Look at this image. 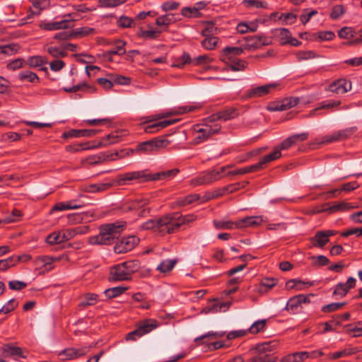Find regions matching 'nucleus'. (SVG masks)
<instances>
[{
    "label": "nucleus",
    "instance_id": "6ab92c4d",
    "mask_svg": "<svg viewBox=\"0 0 362 362\" xmlns=\"http://www.w3.org/2000/svg\"><path fill=\"white\" fill-rule=\"evenodd\" d=\"M112 187L111 183H96L84 185L81 187V190L88 193L102 192L107 190Z\"/></svg>",
    "mask_w": 362,
    "mask_h": 362
},
{
    "label": "nucleus",
    "instance_id": "864d4df0",
    "mask_svg": "<svg viewBox=\"0 0 362 362\" xmlns=\"http://www.w3.org/2000/svg\"><path fill=\"white\" fill-rule=\"evenodd\" d=\"M46 241L49 245H56L64 243L62 232L58 231L52 233L47 237Z\"/></svg>",
    "mask_w": 362,
    "mask_h": 362
},
{
    "label": "nucleus",
    "instance_id": "ddd939ff",
    "mask_svg": "<svg viewBox=\"0 0 362 362\" xmlns=\"http://www.w3.org/2000/svg\"><path fill=\"white\" fill-rule=\"evenodd\" d=\"M159 326V322L152 318H146L137 322L136 327L140 331L141 336L150 333Z\"/></svg>",
    "mask_w": 362,
    "mask_h": 362
},
{
    "label": "nucleus",
    "instance_id": "680f3d73",
    "mask_svg": "<svg viewBox=\"0 0 362 362\" xmlns=\"http://www.w3.org/2000/svg\"><path fill=\"white\" fill-rule=\"evenodd\" d=\"M226 305V303H214L211 305L206 306L202 310V313L208 314L210 313H218L221 312L223 307Z\"/></svg>",
    "mask_w": 362,
    "mask_h": 362
},
{
    "label": "nucleus",
    "instance_id": "ea45409f",
    "mask_svg": "<svg viewBox=\"0 0 362 362\" xmlns=\"http://www.w3.org/2000/svg\"><path fill=\"white\" fill-rule=\"evenodd\" d=\"M127 288L124 286H116L106 289L104 291V294L107 298H113L122 294Z\"/></svg>",
    "mask_w": 362,
    "mask_h": 362
},
{
    "label": "nucleus",
    "instance_id": "603ef678",
    "mask_svg": "<svg viewBox=\"0 0 362 362\" xmlns=\"http://www.w3.org/2000/svg\"><path fill=\"white\" fill-rule=\"evenodd\" d=\"M174 22V14L168 13L156 18V24L158 26L168 25Z\"/></svg>",
    "mask_w": 362,
    "mask_h": 362
},
{
    "label": "nucleus",
    "instance_id": "a211bd4d",
    "mask_svg": "<svg viewBox=\"0 0 362 362\" xmlns=\"http://www.w3.org/2000/svg\"><path fill=\"white\" fill-rule=\"evenodd\" d=\"M177 121V119H165L163 121L155 122L153 124L147 125L144 128V132L148 134H153L158 132L160 129L176 123Z\"/></svg>",
    "mask_w": 362,
    "mask_h": 362
},
{
    "label": "nucleus",
    "instance_id": "423d86ee",
    "mask_svg": "<svg viewBox=\"0 0 362 362\" xmlns=\"http://www.w3.org/2000/svg\"><path fill=\"white\" fill-rule=\"evenodd\" d=\"M133 180L148 181V170H139L120 174L117 177L118 185H123Z\"/></svg>",
    "mask_w": 362,
    "mask_h": 362
},
{
    "label": "nucleus",
    "instance_id": "e433bc0d",
    "mask_svg": "<svg viewBox=\"0 0 362 362\" xmlns=\"http://www.w3.org/2000/svg\"><path fill=\"white\" fill-rule=\"evenodd\" d=\"M21 259V257L12 256L7 259H0V270L5 271L7 269L13 267Z\"/></svg>",
    "mask_w": 362,
    "mask_h": 362
},
{
    "label": "nucleus",
    "instance_id": "4be33fe9",
    "mask_svg": "<svg viewBox=\"0 0 362 362\" xmlns=\"http://www.w3.org/2000/svg\"><path fill=\"white\" fill-rule=\"evenodd\" d=\"M221 121L226 122L230 119H233L238 117L240 115L239 110L233 107H226L221 111H218Z\"/></svg>",
    "mask_w": 362,
    "mask_h": 362
},
{
    "label": "nucleus",
    "instance_id": "0eeeda50",
    "mask_svg": "<svg viewBox=\"0 0 362 362\" xmlns=\"http://www.w3.org/2000/svg\"><path fill=\"white\" fill-rule=\"evenodd\" d=\"M357 207V205L344 201L341 202H334L322 204L319 211L327 212L331 214L337 212L348 211Z\"/></svg>",
    "mask_w": 362,
    "mask_h": 362
},
{
    "label": "nucleus",
    "instance_id": "f03ea898",
    "mask_svg": "<svg viewBox=\"0 0 362 362\" xmlns=\"http://www.w3.org/2000/svg\"><path fill=\"white\" fill-rule=\"evenodd\" d=\"M279 345L277 341L273 340L258 344L255 349V355L250 359V362H275L277 356L276 349Z\"/></svg>",
    "mask_w": 362,
    "mask_h": 362
},
{
    "label": "nucleus",
    "instance_id": "79ce46f5",
    "mask_svg": "<svg viewBox=\"0 0 362 362\" xmlns=\"http://www.w3.org/2000/svg\"><path fill=\"white\" fill-rule=\"evenodd\" d=\"M219 38L214 36L205 37V39L202 42V45L204 48L208 50H212L215 49Z\"/></svg>",
    "mask_w": 362,
    "mask_h": 362
},
{
    "label": "nucleus",
    "instance_id": "f704fd0d",
    "mask_svg": "<svg viewBox=\"0 0 362 362\" xmlns=\"http://www.w3.org/2000/svg\"><path fill=\"white\" fill-rule=\"evenodd\" d=\"M200 199L198 194H190L184 197H180L177 199V203L180 206H185L191 204Z\"/></svg>",
    "mask_w": 362,
    "mask_h": 362
},
{
    "label": "nucleus",
    "instance_id": "9d476101",
    "mask_svg": "<svg viewBox=\"0 0 362 362\" xmlns=\"http://www.w3.org/2000/svg\"><path fill=\"white\" fill-rule=\"evenodd\" d=\"M277 83H269L264 86L252 88L247 90L245 95L249 98L263 97L269 94L272 90L277 87Z\"/></svg>",
    "mask_w": 362,
    "mask_h": 362
},
{
    "label": "nucleus",
    "instance_id": "c9c22d12",
    "mask_svg": "<svg viewBox=\"0 0 362 362\" xmlns=\"http://www.w3.org/2000/svg\"><path fill=\"white\" fill-rule=\"evenodd\" d=\"M160 218L150 219L144 223L141 226V228L145 230H153L154 231L160 233Z\"/></svg>",
    "mask_w": 362,
    "mask_h": 362
},
{
    "label": "nucleus",
    "instance_id": "58836bf2",
    "mask_svg": "<svg viewBox=\"0 0 362 362\" xmlns=\"http://www.w3.org/2000/svg\"><path fill=\"white\" fill-rule=\"evenodd\" d=\"M122 264L130 276L140 268V262L138 259L126 261L122 262Z\"/></svg>",
    "mask_w": 362,
    "mask_h": 362
},
{
    "label": "nucleus",
    "instance_id": "2f4dec72",
    "mask_svg": "<svg viewBox=\"0 0 362 362\" xmlns=\"http://www.w3.org/2000/svg\"><path fill=\"white\" fill-rule=\"evenodd\" d=\"M275 35L279 38L281 45L288 44L291 34L287 28H278L275 30Z\"/></svg>",
    "mask_w": 362,
    "mask_h": 362
},
{
    "label": "nucleus",
    "instance_id": "a18cd8bd",
    "mask_svg": "<svg viewBox=\"0 0 362 362\" xmlns=\"http://www.w3.org/2000/svg\"><path fill=\"white\" fill-rule=\"evenodd\" d=\"M225 334V332H209L202 336H199L194 339V342L197 345L202 344L203 342H202V340L206 339V338H214L218 339L220 337H223Z\"/></svg>",
    "mask_w": 362,
    "mask_h": 362
},
{
    "label": "nucleus",
    "instance_id": "bf43d9fd",
    "mask_svg": "<svg viewBox=\"0 0 362 362\" xmlns=\"http://www.w3.org/2000/svg\"><path fill=\"white\" fill-rule=\"evenodd\" d=\"M243 4L247 8L252 7L266 8L267 7V2L257 0H243Z\"/></svg>",
    "mask_w": 362,
    "mask_h": 362
},
{
    "label": "nucleus",
    "instance_id": "f3484780",
    "mask_svg": "<svg viewBox=\"0 0 362 362\" xmlns=\"http://www.w3.org/2000/svg\"><path fill=\"white\" fill-rule=\"evenodd\" d=\"M87 348L74 349L69 348L59 353V356L64 360H72L85 355L87 353Z\"/></svg>",
    "mask_w": 362,
    "mask_h": 362
},
{
    "label": "nucleus",
    "instance_id": "cd10ccee",
    "mask_svg": "<svg viewBox=\"0 0 362 362\" xmlns=\"http://www.w3.org/2000/svg\"><path fill=\"white\" fill-rule=\"evenodd\" d=\"M18 78L21 81H27L33 83L40 82L37 75L28 70L21 71L18 75Z\"/></svg>",
    "mask_w": 362,
    "mask_h": 362
},
{
    "label": "nucleus",
    "instance_id": "6e6552de",
    "mask_svg": "<svg viewBox=\"0 0 362 362\" xmlns=\"http://www.w3.org/2000/svg\"><path fill=\"white\" fill-rule=\"evenodd\" d=\"M139 243V238L135 235L122 238L118 242H115L114 251L117 254L126 253L132 250Z\"/></svg>",
    "mask_w": 362,
    "mask_h": 362
},
{
    "label": "nucleus",
    "instance_id": "bb28decb",
    "mask_svg": "<svg viewBox=\"0 0 362 362\" xmlns=\"http://www.w3.org/2000/svg\"><path fill=\"white\" fill-rule=\"evenodd\" d=\"M340 104H341L340 100H327L322 101V103H320L318 105V106L315 109L310 111V115L311 116H313L315 115V112L319 110L332 109V108L339 106Z\"/></svg>",
    "mask_w": 362,
    "mask_h": 362
},
{
    "label": "nucleus",
    "instance_id": "a19ab883",
    "mask_svg": "<svg viewBox=\"0 0 362 362\" xmlns=\"http://www.w3.org/2000/svg\"><path fill=\"white\" fill-rule=\"evenodd\" d=\"M200 7H184L182 8L181 14L187 18H199L201 16Z\"/></svg>",
    "mask_w": 362,
    "mask_h": 362
},
{
    "label": "nucleus",
    "instance_id": "0e129e2a",
    "mask_svg": "<svg viewBox=\"0 0 362 362\" xmlns=\"http://www.w3.org/2000/svg\"><path fill=\"white\" fill-rule=\"evenodd\" d=\"M154 150L160 148H165L170 144V141L165 138H155L151 140Z\"/></svg>",
    "mask_w": 362,
    "mask_h": 362
},
{
    "label": "nucleus",
    "instance_id": "37998d69",
    "mask_svg": "<svg viewBox=\"0 0 362 362\" xmlns=\"http://www.w3.org/2000/svg\"><path fill=\"white\" fill-rule=\"evenodd\" d=\"M117 25L119 28H132L134 25L133 18L127 16H121L117 21Z\"/></svg>",
    "mask_w": 362,
    "mask_h": 362
},
{
    "label": "nucleus",
    "instance_id": "9b49d317",
    "mask_svg": "<svg viewBox=\"0 0 362 362\" xmlns=\"http://www.w3.org/2000/svg\"><path fill=\"white\" fill-rule=\"evenodd\" d=\"M131 279L122 263L112 267L110 273L109 280L110 281H120Z\"/></svg>",
    "mask_w": 362,
    "mask_h": 362
},
{
    "label": "nucleus",
    "instance_id": "473e14b6",
    "mask_svg": "<svg viewBox=\"0 0 362 362\" xmlns=\"http://www.w3.org/2000/svg\"><path fill=\"white\" fill-rule=\"evenodd\" d=\"M90 90L91 92H94L95 90V88L88 85L86 83L83 82L78 85L73 86L72 87L67 88L64 87L63 90L66 93H75L79 90Z\"/></svg>",
    "mask_w": 362,
    "mask_h": 362
},
{
    "label": "nucleus",
    "instance_id": "6e6d98bb",
    "mask_svg": "<svg viewBox=\"0 0 362 362\" xmlns=\"http://www.w3.org/2000/svg\"><path fill=\"white\" fill-rule=\"evenodd\" d=\"M18 46L15 44L0 46V52L4 56H11L18 51Z\"/></svg>",
    "mask_w": 362,
    "mask_h": 362
},
{
    "label": "nucleus",
    "instance_id": "a878e982",
    "mask_svg": "<svg viewBox=\"0 0 362 362\" xmlns=\"http://www.w3.org/2000/svg\"><path fill=\"white\" fill-rule=\"evenodd\" d=\"M358 349L356 347H351L344 349L342 351H337L332 354H329L328 358L331 360H336L341 357H345L355 354L358 352Z\"/></svg>",
    "mask_w": 362,
    "mask_h": 362
},
{
    "label": "nucleus",
    "instance_id": "f257e3e1",
    "mask_svg": "<svg viewBox=\"0 0 362 362\" xmlns=\"http://www.w3.org/2000/svg\"><path fill=\"white\" fill-rule=\"evenodd\" d=\"M126 225L125 221L103 224L99 228V234L90 237L88 243L91 245H112L119 239L122 232L125 229Z\"/></svg>",
    "mask_w": 362,
    "mask_h": 362
},
{
    "label": "nucleus",
    "instance_id": "1a4fd4ad",
    "mask_svg": "<svg viewBox=\"0 0 362 362\" xmlns=\"http://www.w3.org/2000/svg\"><path fill=\"white\" fill-rule=\"evenodd\" d=\"M357 130L356 127L346 128L338 132H333L330 135L325 136L322 138V143L328 144L337 141L344 140L349 138Z\"/></svg>",
    "mask_w": 362,
    "mask_h": 362
},
{
    "label": "nucleus",
    "instance_id": "338daca9",
    "mask_svg": "<svg viewBox=\"0 0 362 362\" xmlns=\"http://www.w3.org/2000/svg\"><path fill=\"white\" fill-rule=\"evenodd\" d=\"M18 302L16 301L14 298H12L0 309V313L8 314L13 311L18 306Z\"/></svg>",
    "mask_w": 362,
    "mask_h": 362
},
{
    "label": "nucleus",
    "instance_id": "4d7b16f0",
    "mask_svg": "<svg viewBox=\"0 0 362 362\" xmlns=\"http://www.w3.org/2000/svg\"><path fill=\"white\" fill-rule=\"evenodd\" d=\"M72 32H73L74 37H77V36L83 37V36H87L88 35L95 33V30L93 28L83 27V28H76L74 30H73Z\"/></svg>",
    "mask_w": 362,
    "mask_h": 362
},
{
    "label": "nucleus",
    "instance_id": "72a5a7b5",
    "mask_svg": "<svg viewBox=\"0 0 362 362\" xmlns=\"http://www.w3.org/2000/svg\"><path fill=\"white\" fill-rule=\"evenodd\" d=\"M214 225L216 229H226L231 230L238 228L237 221H214Z\"/></svg>",
    "mask_w": 362,
    "mask_h": 362
},
{
    "label": "nucleus",
    "instance_id": "09e8293b",
    "mask_svg": "<svg viewBox=\"0 0 362 362\" xmlns=\"http://www.w3.org/2000/svg\"><path fill=\"white\" fill-rule=\"evenodd\" d=\"M300 102L299 98H291L286 99L283 104L274 108L275 110H284L296 106Z\"/></svg>",
    "mask_w": 362,
    "mask_h": 362
},
{
    "label": "nucleus",
    "instance_id": "c756f323",
    "mask_svg": "<svg viewBox=\"0 0 362 362\" xmlns=\"http://www.w3.org/2000/svg\"><path fill=\"white\" fill-rule=\"evenodd\" d=\"M227 64H229L228 69L233 71H243L247 65V63L245 61L238 58L233 59L231 61H228Z\"/></svg>",
    "mask_w": 362,
    "mask_h": 362
},
{
    "label": "nucleus",
    "instance_id": "5fc2aeb1",
    "mask_svg": "<svg viewBox=\"0 0 362 362\" xmlns=\"http://www.w3.org/2000/svg\"><path fill=\"white\" fill-rule=\"evenodd\" d=\"M4 353L8 356H11L16 358H25V356H24L23 354L22 349L19 347L7 346L4 349Z\"/></svg>",
    "mask_w": 362,
    "mask_h": 362
},
{
    "label": "nucleus",
    "instance_id": "c85d7f7f",
    "mask_svg": "<svg viewBox=\"0 0 362 362\" xmlns=\"http://www.w3.org/2000/svg\"><path fill=\"white\" fill-rule=\"evenodd\" d=\"M47 63V58L40 55L30 57L28 58L25 62V64H28L30 68L41 66L46 64Z\"/></svg>",
    "mask_w": 362,
    "mask_h": 362
},
{
    "label": "nucleus",
    "instance_id": "20e7f679",
    "mask_svg": "<svg viewBox=\"0 0 362 362\" xmlns=\"http://www.w3.org/2000/svg\"><path fill=\"white\" fill-rule=\"evenodd\" d=\"M226 167H221L219 170H212L211 171L204 172L197 177L192 179L191 185L196 187L202 185H209L223 177L222 173L226 172Z\"/></svg>",
    "mask_w": 362,
    "mask_h": 362
},
{
    "label": "nucleus",
    "instance_id": "4c0bfd02",
    "mask_svg": "<svg viewBox=\"0 0 362 362\" xmlns=\"http://www.w3.org/2000/svg\"><path fill=\"white\" fill-rule=\"evenodd\" d=\"M312 36L313 38H310V40L329 41L332 40L335 37V35L332 31H321L312 34Z\"/></svg>",
    "mask_w": 362,
    "mask_h": 362
},
{
    "label": "nucleus",
    "instance_id": "13d9d810",
    "mask_svg": "<svg viewBox=\"0 0 362 362\" xmlns=\"http://www.w3.org/2000/svg\"><path fill=\"white\" fill-rule=\"evenodd\" d=\"M127 0H99L100 6L103 8L116 7L124 4Z\"/></svg>",
    "mask_w": 362,
    "mask_h": 362
},
{
    "label": "nucleus",
    "instance_id": "b1692460",
    "mask_svg": "<svg viewBox=\"0 0 362 362\" xmlns=\"http://www.w3.org/2000/svg\"><path fill=\"white\" fill-rule=\"evenodd\" d=\"M115 43L116 45V47L109 51H107L104 54V57L112 56L114 54L121 56L125 54L126 49L124 48V46L126 45V42L122 40H115Z\"/></svg>",
    "mask_w": 362,
    "mask_h": 362
},
{
    "label": "nucleus",
    "instance_id": "2eb2a0df",
    "mask_svg": "<svg viewBox=\"0 0 362 362\" xmlns=\"http://www.w3.org/2000/svg\"><path fill=\"white\" fill-rule=\"evenodd\" d=\"M356 280L354 277H349L346 282L339 283L335 286L333 291V295H339L341 296H345L348 291L356 286Z\"/></svg>",
    "mask_w": 362,
    "mask_h": 362
},
{
    "label": "nucleus",
    "instance_id": "aec40b11",
    "mask_svg": "<svg viewBox=\"0 0 362 362\" xmlns=\"http://www.w3.org/2000/svg\"><path fill=\"white\" fill-rule=\"evenodd\" d=\"M263 221L262 217L259 216H247L237 221L238 228L245 227H253L258 226Z\"/></svg>",
    "mask_w": 362,
    "mask_h": 362
},
{
    "label": "nucleus",
    "instance_id": "49530a36",
    "mask_svg": "<svg viewBox=\"0 0 362 362\" xmlns=\"http://www.w3.org/2000/svg\"><path fill=\"white\" fill-rule=\"evenodd\" d=\"M281 156V153L280 151V149H279L278 147H276L275 148L273 152L264 156L263 158H262L260 160L264 167L266 164L279 158Z\"/></svg>",
    "mask_w": 362,
    "mask_h": 362
},
{
    "label": "nucleus",
    "instance_id": "8fccbe9b",
    "mask_svg": "<svg viewBox=\"0 0 362 362\" xmlns=\"http://www.w3.org/2000/svg\"><path fill=\"white\" fill-rule=\"evenodd\" d=\"M205 28L202 30V35L204 37L212 36L216 33L217 28L211 21H206L204 23Z\"/></svg>",
    "mask_w": 362,
    "mask_h": 362
},
{
    "label": "nucleus",
    "instance_id": "412c9836",
    "mask_svg": "<svg viewBox=\"0 0 362 362\" xmlns=\"http://www.w3.org/2000/svg\"><path fill=\"white\" fill-rule=\"evenodd\" d=\"M310 243L313 247L322 248L329 242V239L323 230L317 231L315 235L310 238Z\"/></svg>",
    "mask_w": 362,
    "mask_h": 362
},
{
    "label": "nucleus",
    "instance_id": "5701e85b",
    "mask_svg": "<svg viewBox=\"0 0 362 362\" xmlns=\"http://www.w3.org/2000/svg\"><path fill=\"white\" fill-rule=\"evenodd\" d=\"M308 358V351L294 352L282 358V362H302Z\"/></svg>",
    "mask_w": 362,
    "mask_h": 362
},
{
    "label": "nucleus",
    "instance_id": "3c124183",
    "mask_svg": "<svg viewBox=\"0 0 362 362\" xmlns=\"http://www.w3.org/2000/svg\"><path fill=\"white\" fill-rule=\"evenodd\" d=\"M119 134L117 132H112L104 137L99 143L98 146H105L107 145L113 144L118 141Z\"/></svg>",
    "mask_w": 362,
    "mask_h": 362
},
{
    "label": "nucleus",
    "instance_id": "39448f33",
    "mask_svg": "<svg viewBox=\"0 0 362 362\" xmlns=\"http://www.w3.org/2000/svg\"><path fill=\"white\" fill-rule=\"evenodd\" d=\"M221 129L220 124H211L203 123L202 125L197 124L194 130L198 133L195 140L197 143H200L207 140L212 135L218 134Z\"/></svg>",
    "mask_w": 362,
    "mask_h": 362
},
{
    "label": "nucleus",
    "instance_id": "7c9ffc66",
    "mask_svg": "<svg viewBox=\"0 0 362 362\" xmlns=\"http://www.w3.org/2000/svg\"><path fill=\"white\" fill-rule=\"evenodd\" d=\"M176 259H165L162 261L157 267L156 269L161 273H166L170 272L177 264Z\"/></svg>",
    "mask_w": 362,
    "mask_h": 362
},
{
    "label": "nucleus",
    "instance_id": "de8ad7c7",
    "mask_svg": "<svg viewBox=\"0 0 362 362\" xmlns=\"http://www.w3.org/2000/svg\"><path fill=\"white\" fill-rule=\"evenodd\" d=\"M119 155V152L117 151H107L102 152L98 154L97 158L98 160H95V163L103 162L105 160H113L116 159V156Z\"/></svg>",
    "mask_w": 362,
    "mask_h": 362
},
{
    "label": "nucleus",
    "instance_id": "e2e57ef3",
    "mask_svg": "<svg viewBox=\"0 0 362 362\" xmlns=\"http://www.w3.org/2000/svg\"><path fill=\"white\" fill-rule=\"evenodd\" d=\"M345 13V8L342 5L334 6L330 13V18L332 20H337L341 18Z\"/></svg>",
    "mask_w": 362,
    "mask_h": 362
},
{
    "label": "nucleus",
    "instance_id": "c03bdc74",
    "mask_svg": "<svg viewBox=\"0 0 362 362\" xmlns=\"http://www.w3.org/2000/svg\"><path fill=\"white\" fill-rule=\"evenodd\" d=\"M62 236L64 243L72 238L76 234H81L83 230L81 227H76L75 228H69L61 231Z\"/></svg>",
    "mask_w": 362,
    "mask_h": 362
},
{
    "label": "nucleus",
    "instance_id": "774afa93",
    "mask_svg": "<svg viewBox=\"0 0 362 362\" xmlns=\"http://www.w3.org/2000/svg\"><path fill=\"white\" fill-rule=\"evenodd\" d=\"M362 324V322H358L356 325L353 327L352 325H346V332L349 334H351V332H354L353 334L354 337H358L362 336V327H358V325H361Z\"/></svg>",
    "mask_w": 362,
    "mask_h": 362
},
{
    "label": "nucleus",
    "instance_id": "393cba45",
    "mask_svg": "<svg viewBox=\"0 0 362 362\" xmlns=\"http://www.w3.org/2000/svg\"><path fill=\"white\" fill-rule=\"evenodd\" d=\"M161 33V30L156 29V30H144L142 28H140L136 33V36L145 40L148 39H156L159 37Z\"/></svg>",
    "mask_w": 362,
    "mask_h": 362
},
{
    "label": "nucleus",
    "instance_id": "f8f14e48",
    "mask_svg": "<svg viewBox=\"0 0 362 362\" xmlns=\"http://www.w3.org/2000/svg\"><path fill=\"white\" fill-rule=\"evenodd\" d=\"M351 89V83L345 79L340 78L333 81L329 85L327 90L337 94H344Z\"/></svg>",
    "mask_w": 362,
    "mask_h": 362
},
{
    "label": "nucleus",
    "instance_id": "69168bd1",
    "mask_svg": "<svg viewBox=\"0 0 362 362\" xmlns=\"http://www.w3.org/2000/svg\"><path fill=\"white\" fill-rule=\"evenodd\" d=\"M296 18L297 16L293 13H281L279 16V20H283V24L284 25H291L294 23L296 22Z\"/></svg>",
    "mask_w": 362,
    "mask_h": 362
},
{
    "label": "nucleus",
    "instance_id": "7ed1b4c3",
    "mask_svg": "<svg viewBox=\"0 0 362 362\" xmlns=\"http://www.w3.org/2000/svg\"><path fill=\"white\" fill-rule=\"evenodd\" d=\"M179 217H180V212H173L160 217V234L164 235L177 232L181 227Z\"/></svg>",
    "mask_w": 362,
    "mask_h": 362
},
{
    "label": "nucleus",
    "instance_id": "052dcab7",
    "mask_svg": "<svg viewBox=\"0 0 362 362\" xmlns=\"http://www.w3.org/2000/svg\"><path fill=\"white\" fill-rule=\"evenodd\" d=\"M266 322V320H261L255 322L249 328V332L252 334H257L264 329Z\"/></svg>",
    "mask_w": 362,
    "mask_h": 362
},
{
    "label": "nucleus",
    "instance_id": "dca6fc26",
    "mask_svg": "<svg viewBox=\"0 0 362 362\" xmlns=\"http://www.w3.org/2000/svg\"><path fill=\"white\" fill-rule=\"evenodd\" d=\"M180 173L178 168H173L165 171H160L154 174L148 173V181L170 180Z\"/></svg>",
    "mask_w": 362,
    "mask_h": 362
},
{
    "label": "nucleus",
    "instance_id": "4468645a",
    "mask_svg": "<svg viewBox=\"0 0 362 362\" xmlns=\"http://www.w3.org/2000/svg\"><path fill=\"white\" fill-rule=\"evenodd\" d=\"M244 50L240 47H225L221 54V59L228 63V61H231L233 59H236V56L241 55Z\"/></svg>",
    "mask_w": 362,
    "mask_h": 362
}]
</instances>
